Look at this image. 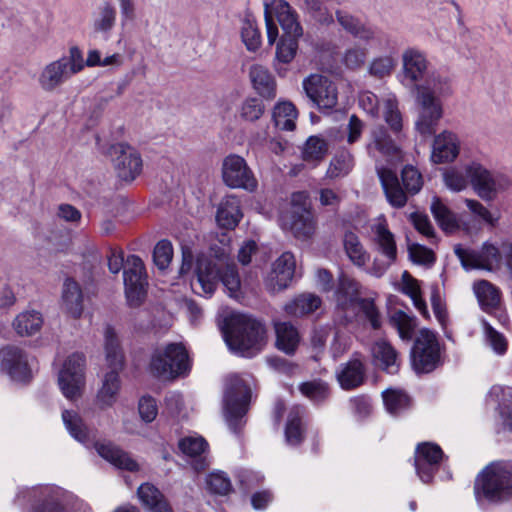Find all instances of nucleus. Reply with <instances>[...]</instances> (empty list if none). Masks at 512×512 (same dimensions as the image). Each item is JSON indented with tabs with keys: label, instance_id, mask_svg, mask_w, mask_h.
<instances>
[{
	"label": "nucleus",
	"instance_id": "1",
	"mask_svg": "<svg viewBox=\"0 0 512 512\" xmlns=\"http://www.w3.org/2000/svg\"><path fill=\"white\" fill-rule=\"evenodd\" d=\"M452 94L450 79L443 74L431 75L416 92L417 118L416 131L423 137L435 134L444 115L441 98Z\"/></svg>",
	"mask_w": 512,
	"mask_h": 512
},
{
	"label": "nucleus",
	"instance_id": "4",
	"mask_svg": "<svg viewBox=\"0 0 512 512\" xmlns=\"http://www.w3.org/2000/svg\"><path fill=\"white\" fill-rule=\"evenodd\" d=\"M195 274V280L191 285L196 293L209 297L214 293L218 282L221 281L230 297L236 299L240 297L241 282L234 264L223 266L222 263H216L207 257H199Z\"/></svg>",
	"mask_w": 512,
	"mask_h": 512
},
{
	"label": "nucleus",
	"instance_id": "10",
	"mask_svg": "<svg viewBox=\"0 0 512 512\" xmlns=\"http://www.w3.org/2000/svg\"><path fill=\"white\" fill-rule=\"evenodd\" d=\"M273 17H276L284 35H294L296 37L303 35L298 14L290 4L285 0H271L270 3L265 4V23L269 45H273L278 37V28Z\"/></svg>",
	"mask_w": 512,
	"mask_h": 512
},
{
	"label": "nucleus",
	"instance_id": "55",
	"mask_svg": "<svg viewBox=\"0 0 512 512\" xmlns=\"http://www.w3.org/2000/svg\"><path fill=\"white\" fill-rule=\"evenodd\" d=\"M294 35H283L276 47V58L282 63H290L298 49V39Z\"/></svg>",
	"mask_w": 512,
	"mask_h": 512
},
{
	"label": "nucleus",
	"instance_id": "12",
	"mask_svg": "<svg viewBox=\"0 0 512 512\" xmlns=\"http://www.w3.org/2000/svg\"><path fill=\"white\" fill-rule=\"evenodd\" d=\"M441 363V349L437 335L422 329L411 349V364L417 374L430 373Z\"/></svg>",
	"mask_w": 512,
	"mask_h": 512
},
{
	"label": "nucleus",
	"instance_id": "38",
	"mask_svg": "<svg viewBox=\"0 0 512 512\" xmlns=\"http://www.w3.org/2000/svg\"><path fill=\"white\" fill-rule=\"evenodd\" d=\"M304 408L301 406H293L288 414L285 425V440L290 446L299 445L305 434V427L302 421Z\"/></svg>",
	"mask_w": 512,
	"mask_h": 512
},
{
	"label": "nucleus",
	"instance_id": "49",
	"mask_svg": "<svg viewBox=\"0 0 512 512\" xmlns=\"http://www.w3.org/2000/svg\"><path fill=\"white\" fill-rule=\"evenodd\" d=\"M354 166V159L348 150L338 152L331 160L326 176L331 179L348 175Z\"/></svg>",
	"mask_w": 512,
	"mask_h": 512
},
{
	"label": "nucleus",
	"instance_id": "50",
	"mask_svg": "<svg viewBox=\"0 0 512 512\" xmlns=\"http://www.w3.org/2000/svg\"><path fill=\"white\" fill-rule=\"evenodd\" d=\"M116 23V9L110 2H104L98 8L95 15L94 30L101 33H109Z\"/></svg>",
	"mask_w": 512,
	"mask_h": 512
},
{
	"label": "nucleus",
	"instance_id": "32",
	"mask_svg": "<svg viewBox=\"0 0 512 512\" xmlns=\"http://www.w3.org/2000/svg\"><path fill=\"white\" fill-rule=\"evenodd\" d=\"M431 212L438 225L446 233L457 231L461 225L467 233H471V228L460 220L448 207L437 197L433 198L431 203Z\"/></svg>",
	"mask_w": 512,
	"mask_h": 512
},
{
	"label": "nucleus",
	"instance_id": "23",
	"mask_svg": "<svg viewBox=\"0 0 512 512\" xmlns=\"http://www.w3.org/2000/svg\"><path fill=\"white\" fill-rule=\"evenodd\" d=\"M1 370L14 382L24 383L31 378L26 353L19 347L8 345L0 350Z\"/></svg>",
	"mask_w": 512,
	"mask_h": 512
},
{
	"label": "nucleus",
	"instance_id": "62",
	"mask_svg": "<svg viewBox=\"0 0 512 512\" xmlns=\"http://www.w3.org/2000/svg\"><path fill=\"white\" fill-rule=\"evenodd\" d=\"M409 259L418 265L431 266L435 262V255L432 250L418 243L408 246Z\"/></svg>",
	"mask_w": 512,
	"mask_h": 512
},
{
	"label": "nucleus",
	"instance_id": "31",
	"mask_svg": "<svg viewBox=\"0 0 512 512\" xmlns=\"http://www.w3.org/2000/svg\"><path fill=\"white\" fill-rule=\"evenodd\" d=\"M377 251L390 260H397V245L394 234L389 230L386 219L379 217L371 226Z\"/></svg>",
	"mask_w": 512,
	"mask_h": 512
},
{
	"label": "nucleus",
	"instance_id": "54",
	"mask_svg": "<svg viewBox=\"0 0 512 512\" xmlns=\"http://www.w3.org/2000/svg\"><path fill=\"white\" fill-rule=\"evenodd\" d=\"M368 56V49L360 45H352L345 49L341 57V63L350 70L361 68Z\"/></svg>",
	"mask_w": 512,
	"mask_h": 512
},
{
	"label": "nucleus",
	"instance_id": "22",
	"mask_svg": "<svg viewBox=\"0 0 512 512\" xmlns=\"http://www.w3.org/2000/svg\"><path fill=\"white\" fill-rule=\"evenodd\" d=\"M444 453L440 446L430 442L417 445L415 450V470L423 483H430L434 473L440 468Z\"/></svg>",
	"mask_w": 512,
	"mask_h": 512
},
{
	"label": "nucleus",
	"instance_id": "16",
	"mask_svg": "<svg viewBox=\"0 0 512 512\" xmlns=\"http://www.w3.org/2000/svg\"><path fill=\"white\" fill-rule=\"evenodd\" d=\"M85 357L82 353H73L64 362L58 375V385L62 394L69 400L81 396L85 385Z\"/></svg>",
	"mask_w": 512,
	"mask_h": 512
},
{
	"label": "nucleus",
	"instance_id": "30",
	"mask_svg": "<svg viewBox=\"0 0 512 512\" xmlns=\"http://www.w3.org/2000/svg\"><path fill=\"white\" fill-rule=\"evenodd\" d=\"M72 76L68 67H66L65 60L57 59L43 67L39 74L38 83L44 91L51 92L68 81Z\"/></svg>",
	"mask_w": 512,
	"mask_h": 512
},
{
	"label": "nucleus",
	"instance_id": "5",
	"mask_svg": "<svg viewBox=\"0 0 512 512\" xmlns=\"http://www.w3.org/2000/svg\"><path fill=\"white\" fill-rule=\"evenodd\" d=\"M251 401V376L230 375L223 397V415L231 432L238 434L246 424Z\"/></svg>",
	"mask_w": 512,
	"mask_h": 512
},
{
	"label": "nucleus",
	"instance_id": "34",
	"mask_svg": "<svg viewBox=\"0 0 512 512\" xmlns=\"http://www.w3.org/2000/svg\"><path fill=\"white\" fill-rule=\"evenodd\" d=\"M242 218L240 201L236 196H226L220 203L216 221L218 225L225 229L235 228Z\"/></svg>",
	"mask_w": 512,
	"mask_h": 512
},
{
	"label": "nucleus",
	"instance_id": "52",
	"mask_svg": "<svg viewBox=\"0 0 512 512\" xmlns=\"http://www.w3.org/2000/svg\"><path fill=\"white\" fill-rule=\"evenodd\" d=\"M391 325L398 331L399 337L402 340L409 341L416 327L415 318L409 316L405 312L398 310L395 311L390 317Z\"/></svg>",
	"mask_w": 512,
	"mask_h": 512
},
{
	"label": "nucleus",
	"instance_id": "33",
	"mask_svg": "<svg viewBox=\"0 0 512 512\" xmlns=\"http://www.w3.org/2000/svg\"><path fill=\"white\" fill-rule=\"evenodd\" d=\"M137 495L149 512H174L165 496L150 483L142 484L138 488Z\"/></svg>",
	"mask_w": 512,
	"mask_h": 512
},
{
	"label": "nucleus",
	"instance_id": "64",
	"mask_svg": "<svg viewBox=\"0 0 512 512\" xmlns=\"http://www.w3.org/2000/svg\"><path fill=\"white\" fill-rule=\"evenodd\" d=\"M264 110V105L260 99L248 98L241 104L240 116L245 121L254 122L263 115Z\"/></svg>",
	"mask_w": 512,
	"mask_h": 512
},
{
	"label": "nucleus",
	"instance_id": "13",
	"mask_svg": "<svg viewBox=\"0 0 512 512\" xmlns=\"http://www.w3.org/2000/svg\"><path fill=\"white\" fill-rule=\"evenodd\" d=\"M16 500L35 501L32 512H67L69 495L60 487L38 486L19 489Z\"/></svg>",
	"mask_w": 512,
	"mask_h": 512
},
{
	"label": "nucleus",
	"instance_id": "46",
	"mask_svg": "<svg viewBox=\"0 0 512 512\" xmlns=\"http://www.w3.org/2000/svg\"><path fill=\"white\" fill-rule=\"evenodd\" d=\"M43 318L40 312L31 310L17 315L13 322L15 331L21 336L32 335L40 330Z\"/></svg>",
	"mask_w": 512,
	"mask_h": 512
},
{
	"label": "nucleus",
	"instance_id": "42",
	"mask_svg": "<svg viewBox=\"0 0 512 512\" xmlns=\"http://www.w3.org/2000/svg\"><path fill=\"white\" fill-rule=\"evenodd\" d=\"M276 346L284 353L291 355L295 352L300 342L297 329L289 322L275 324Z\"/></svg>",
	"mask_w": 512,
	"mask_h": 512
},
{
	"label": "nucleus",
	"instance_id": "26",
	"mask_svg": "<svg viewBox=\"0 0 512 512\" xmlns=\"http://www.w3.org/2000/svg\"><path fill=\"white\" fill-rule=\"evenodd\" d=\"M178 447L189 458L195 471H203L209 466L207 459L208 443L203 437L197 435L183 437L179 440Z\"/></svg>",
	"mask_w": 512,
	"mask_h": 512
},
{
	"label": "nucleus",
	"instance_id": "53",
	"mask_svg": "<svg viewBox=\"0 0 512 512\" xmlns=\"http://www.w3.org/2000/svg\"><path fill=\"white\" fill-rule=\"evenodd\" d=\"M328 152L327 142L319 136H310L303 149V159L308 162H318Z\"/></svg>",
	"mask_w": 512,
	"mask_h": 512
},
{
	"label": "nucleus",
	"instance_id": "39",
	"mask_svg": "<svg viewBox=\"0 0 512 512\" xmlns=\"http://www.w3.org/2000/svg\"><path fill=\"white\" fill-rule=\"evenodd\" d=\"M372 354L376 364L386 372L394 374L398 371V353L387 341H377L372 348Z\"/></svg>",
	"mask_w": 512,
	"mask_h": 512
},
{
	"label": "nucleus",
	"instance_id": "20",
	"mask_svg": "<svg viewBox=\"0 0 512 512\" xmlns=\"http://www.w3.org/2000/svg\"><path fill=\"white\" fill-rule=\"evenodd\" d=\"M107 154L111 157L117 174L122 180L132 181L141 173V156L131 146L116 143L110 146Z\"/></svg>",
	"mask_w": 512,
	"mask_h": 512
},
{
	"label": "nucleus",
	"instance_id": "19",
	"mask_svg": "<svg viewBox=\"0 0 512 512\" xmlns=\"http://www.w3.org/2000/svg\"><path fill=\"white\" fill-rule=\"evenodd\" d=\"M222 178L230 188H241L254 191L257 188V180L248 167L245 159L239 155H228L222 164Z\"/></svg>",
	"mask_w": 512,
	"mask_h": 512
},
{
	"label": "nucleus",
	"instance_id": "2",
	"mask_svg": "<svg viewBox=\"0 0 512 512\" xmlns=\"http://www.w3.org/2000/svg\"><path fill=\"white\" fill-rule=\"evenodd\" d=\"M222 334L228 348L243 357H253L265 344L263 324L241 313H231L224 320Z\"/></svg>",
	"mask_w": 512,
	"mask_h": 512
},
{
	"label": "nucleus",
	"instance_id": "29",
	"mask_svg": "<svg viewBox=\"0 0 512 512\" xmlns=\"http://www.w3.org/2000/svg\"><path fill=\"white\" fill-rule=\"evenodd\" d=\"M370 157L378 161L380 157H399V149L390 138L383 126L375 127L370 134V141L366 145Z\"/></svg>",
	"mask_w": 512,
	"mask_h": 512
},
{
	"label": "nucleus",
	"instance_id": "27",
	"mask_svg": "<svg viewBox=\"0 0 512 512\" xmlns=\"http://www.w3.org/2000/svg\"><path fill=\"white\" fill-rule=\"evenodd\" d=\"M280 225L284 231H289L300 239L309 238L315 228L313 216L307 208L292 210L289 215H283Z\"/></svg>",
	"mask_w": 512,
	"mask_h": 512
},
{
	"label": "nucleus",
	"instance_id": "51",
	"mask_svg": "<svg viewBox=\"0 0 512 512\" xmlns=\"http://www.w3.org/2000/svg\"><path fill=\"white\" fill-rule=\"evenodd\" d=\"M205 483L208 491L216 495H228L233 489L228 475L220 470L209 473L206 476Z\"/></svg>",
	"mask_w": 512,
	"mask_h": 512
},
{
	"label": "nucleus",
	"instance_id": "25",
	"mask_svg": "<svg viewBox=\"0 0 512 512\" xmlns=\"http://www.w3.org/2000/svg\"><path fill=\"white\" fill-rule=\"evenodd\" d=\"M460 152V140L458 136L444 130L434 137L431 160L435 164L453 162Z\"/></svg>",
	"mask_w": 512,
	"mask_h": 512
},
{
	"label": "nucleus",
	"instance_id": "36",
	"mask_svg": "<svg viewBox=\"0 0 512 512\" xmlns=\"http://www.w3.org/2000/svg\"><path fill=\"white\" fill-rule=\"evenodd\" d=\"M62 304L68 314L80 317L83 311V295L79 284L73 279H66L63 284Z\"/></svg>",
	"mask_w": 512,
	"mask_h": 512
},
{
	"label": "nucleus",
	"instance_id": "21",
	"mask_svg": "<svg viewBox=\"0 0 512 512\" xmlns=\"http://www.w3.org/2000/svg\"><path fill=\"white\" fill-rule=\"evenodd\" d=\"M303 89L319 109L331 110L337 105L336 85L325 76L318 74L308 76L303 80Z\"/></svg>",
	"mask_w": 512,
	"mask_h": 512
},
{
	"label": "nucleus",
	"instance_id": "15",
	"mask_svg": "<svg viewBox=\"0 0 512 512\" xmlns=\"http://www.w3.org/2000/svg\"><path fill=\"white\" fill-rule=\"evenodd\" d=\"M433 74H440L429 70V62L424 52L416 48H408L402 54V69L399 75L400 82L408 88H418Z\"/></svg>",
	"mask_w": 512,
	"mask_h": 512
},
{
	"label": "nucleus",
	"instance_id": "9",
	"mask_svg": "<svg viewBox=\"0 0 512 512\" xmlns=\"http://www.w3.org/2000/svg\"><path fill=\"white\" fill-rule=\"evenodd\" d=\"M150 368L159 378L174 379L189 370L188 353L181 343H170L154 351Z\"/></svg>",
	"mask_w": 512,
	"mask_h": 512
},
{
	"label": "nucleus",
	"instance_id": "56",
	"mask_svg": "<svg viewBox=\"0 0 512 512\" xmlns=\"http://www.w3.org/2000/svg\"><path fill=\"white\" fill-rule=\"evenodd\" d=\"M301 393L314 403L325 401L329 395V387L323 381H310L300 385Z\"/></svg>",
	"mask_w": 512,
	"mask_h": 512
},
{
	"label": "nucleus",
	"instance_id": "6",
	"mask_svg": "<svg viewBox=\"0 0 512 512\" xmlns=\"http://www.w3.org/2000/svg\"><path fill=\"white\" fill-rule=\"evenodd\" d=\"M475 498L501 503L512 497V462H498L486 466L477 476L474 485Z\"/></svg>",
	"mask_w": 512,
	"mask_h": 512
},
{
	"label": "nucleus",
	"instance_id": "28",
	"mask_svg": "<svg viewBox=\"0 0 512 512\" xmlns=\"http://www.w3.org/2000/svg\"><path fill=\"white\" fill-rule=\"evenodd\" d=\"M376 170L388 203L394 208L404 207L408 198L400 186L396 173L379 165H376Z\"/></svg>",
	"mask_w": 512,
	"mask_h": 512
},
{
	"label": "nucleus",
	"instance_id": "7",
	"mask_svg": "<svg viewBox=\"0 0 512 512\" xmlns=\"http://www.w3.org/2000/svg\"><path fill=\"white\" fill-rule=\"evenodd\" d=\"M104 349L106 366L109 369L105 373L97 399L101 407H111L115 402L121 387L119 372L124 366V354L118 337L111 327L105 329Z\"/></svg>",
	"mask_w": 512,
	"mask_h": 512
},
{
	"label": "nucleus",
	"instance_id": "45",
	"mask_svg": "<svg viewBox=\"0 0 512 512\" xmlns=\"http://www.w3.org/2000/svg\"><path fill=\"white\" fill-rule=\"evenodd\" d=\"M474 292L481 308L489 312L496 308L501 301V292L492 283L482 280L474 284Z\"/></svg>",
	"mask_w": 512,
	"mask_h": 512
},
{
	"label": "nucleus",
	"instance_id": "41",
	"mask_svg": "<svg viewBox=\"0 0 512 512\" xmlns=\"http://www.w3.org/2000/svg\"><path fill=\"white\" fill-rule=\"evenodd\" d=\"M337 379L342 389L351 390L360 386L364 381V367L360 360L352 359L337 373Z\"/></svg>",
	"mask_w": 512,
	"mask_h": 512
},
{
	"label": "nucleus",
	"instance_id": "44",
	"mask_svg": "<svg viewBox=\"0 0 512 512\" xmlns=\"http://www.w3.org/2000/svg\"><path fill=\"white\" fill-rule=\"evenodd\" d=\"M401 291L410 297L421 315L429 317L427 305L422 298L420 283L407 271H404L401 276Z\"/></svg>",
	"mask_w": 512,
	"mask_h": 512
},
{
	"label": "nucleus",
	"instance_id": "61",
	"mask_svg": "<svg viewBox=\"0 0 512 512\" xmlns=\"http://www.w3.org/2000/svg\"><path fill=\"white\" fill-rule=\"evenodd\" d=\"M396 66V59L393 55H385L374 58L369 66L371 75L382 78L391 74Z\"/></svg>",
	"mask_w": 512,
	"mask_h": 512
},
{
	"label": "nucleus",
	"instance_id": "18",
	"mask_svg": "<svg viewBox=\"0 0 512 512\" xmlns=\"http://www.w3.org/2000/svg\"><path fill=\"white\" fill-rule=\"evenodd\" d=\"M123 281L127 302L131 307L139 306L146 296L147 279L142 259L130 255L126 259Z\"/></svg>",
	"mask_w": 512,
	"mask_h": 512
},
{
	"label": "nucleus",
	"instance_id": "11",
	"mask_svg": "<svg viewBox=\"0 0 512 512\" xmlns=\"http://www.w3.org/2000/svg\"><path fill=\"white\" fill-rule=\"evenodd\" d=\"M359 106L373 118L382 116L392 131L399 132L402 129L403 119L395 94L388 92L378 97L370 91H365L359 95Z\"/></svg>",
	"mask_w": 512,
	"mask_h": 512
},
{
	"label": "nucleus",
	"instance_id": "47",
	"mask_svg": "<svg viewBox=\"0 0 512 512\" xmlns=\"http://www.w3.org/2000/svg\"><path fill=\"white\" fill-rule=\"evenodd\" d=\"M384 405L389 414L397 416L410 406L409 396L402 390L387 389L382 393Z\"/></svg>",
	"mask_w": 512,
	"mask_h": 512
},
{
	"label": "nucleus",
	"instance_id": "63",
	"mask_svg": "<svg viewBox=\"0 0 512 512\" xmlns=\"http://www.w3.org/2000/svg\"><path fill=\"white\" fill-rule=\"evenodd\" d=\"M173 257V247L170 241H159L153 251V260L155 265L164 270L168 267Z\"/></svg>",
	"mask_w": 512,
	"mask_h": 512
},
{
	"label": "nucleus",
	"instance_id": "37",
	"mask_svg": "<svg viewBox=\"0 0 512 512\" xmlns=\"http://www.w3.org/2000/svg\"><path fill=\"white\" fill-rule=\"evenodd\" d=\"M343 249L350 262L358 268H364L370 259V254L354 232L348 231L343 236Z\"/></svg>",
	"mask_w": 512,
	"mask_h": 512
},
{
	"label": "nucleus",
	"instance_id": "59",
	"mask_svg": "<svg viewBox=\"0 0 512 512\" xmlns=\"http://www.w3.org/2000/svg\"><path fill=\"white\" fill-rule=\"evenodd\" d=\"M401 178L406 192L410 194L418 193L423 186L422 175L411 165H407L403 168Z\"/></svg>",
	"mask_w": 512,
	"mask_h": 512
},
{
	"label": "nucleus",
	"instance_id": "14",
	"mask_svg": "<svg viewBox=\"0 0 512 512\" xmlns=\"http://www.w3.org/2000/svg\"><path fill=\"white\" fill-rule=\"evenodd\" d=\"M466 171L474 191L485 201L495 199L499 192L508 189L511 185L507 175L491 172L479 163L468 165Z\"/></svg>",
	"mask_w": 512,
	"mask_h": 512
},
{
	"label": "nucleus",
	"instance_id": "48",
	"mask_svg": "<svg viewBox=\"0 0 512 512\" xmlns=\"http://www.w3.org/2000/svg\"><path fill=\"white\" fill-rule=\"evenodd\" d=\"M306 9L312 17L323 25H329L333 22L332 8L337 4V0H304Z\"/></svg>",
	"mask_w": 512,
	"mask_h": 512
},
{
	"label": "nucleus",
	"instance_id": "24",
	"mask_svg": "<svg viewBox=\"0 0 512 512\" xmlns=\"http://www.w3.org/2000/svg\"><path fill=\"white\" fill-rule=\"evenodd\" d=\"M296 261L290 252H284L273 263L272 271L267 277L266 286L272 291H281L287 288L295 273Z\"/></svg>",
	"mask_w": 512,
	"mask_h": 512
},
{
	"label": "nucleus",
	"instance_id": "43",
	"mask_svg": "<svg viewBox=\"0 0 512 512\" xmlns=\"http://www.w3.org/2000/svg\"><path fill=\"white\" fill-rule=\"evenodd\" d=\"M275 126L283 131H293L296 127L298 112L293 103L289 101L278 102L273 109Z\"/></svg>",
	"mask_w": 512,
	"mask_h": 512
},
{
	"label": "nucleus",
	"instance_id": "35",
	"mask_svg": "<svg viewBox=\"0 0 512 512\" xmlns=\"http://www.w3.org/2000/svg\"><path fill=\"white\" fill-rule=\"evenodd\" d=\"M249 76L254 89L264 98L273 99L276 96V83L269 70L259 64L252 65Z\"/></svg>",
	"mask_w": 512,
	"mask_h": 512
},
{
	"label": "nucleus",
	"instance_id": "40",
	"mask_svg": "<svg viewBox=\"0 0 512 512\" xmlns=\"http://www.w3.org/2000/svg\"><path fill=\"white\" fill-rule=\"evenodd\" d=\"M321 298L312 293H303L288 302L284 309L291 317H302L313 313L321 306Z\"/></svg>",
	"mask_w": 512,
	"mask_h": 512
},
{
	"label": "nucleus",
	"instance_id": "57",
	"mask_svg": "<svg viewBox=\"0 0 512 512\" xmlns=\"http://www.w3.org/2000/svg\"><path fill=\"white\" fill-rule=\"evenodd\" d=\"M241 37L249 51H256L261 45V35L253 20L245 19L242 22Z\"/></svg>",
	"mask_w": 512,
	"mask_h": 512
},
{
	"label": "nucleus",
	"instance_id": "17",
	"mask_svg": "<svg viewBox=\"0 0 512 512\" xmlns=\"http://www.w3.org/2000/svg\"><path fill=\"white\" fill-rule=\"evenodd\" d=\"M454 251L466 270L483 269L496 271L501 266V252L496 245L490 242H485L480 250L468 249L457 245Z\"/></svg>",
	"mask_w": 512,
	"mask_h": 512
},
{
	"label": "nucleus",
	"instance_id": "8",
	"mask_svg": "<svg viewBox=\"0 0 512 512\" xmlns=\"http://www.w3.org/2000/svg\"><path fill=\"white\" fill-rule=\"evenodd\" d=\"M337 307L346 312L355 313L356 308H360L366 318L369 320L373 329H379L381 326L379 312L373 301L360 299L359 283L347 275L341 274L338 279V285L335 292Z\"/></svg>",
	"mask_w": 512,
	"mask_h": 512
},
{
	"label": "nucleus",
	"instance_id": "3",
	"mask_svg": "<svg viewBox=\"0 0 512 512\" xmlns=\"http://www.w3.org/2000/svg\"><path fill=\"white\" fill-rule=\"evenodd\" d=\"M62 421L69 435L86 447L94 444L97 453L118 469L136 471L137 462L128 453L121 450L111 442H95L92 431L84 423L82 417L75 410L62 411Z\"/></svg>",
	"mask_w": 512,
	"mask_h": 512
},
{
	"label": "nucleus",
	"instance_id": "60",
	"mask_svg": "<svg viewBox=\"0 0 512 512\" xmlns=\"http://www.w3.org/2000/svg\"><path fill=\"white\" fill-rule=\"evenodd\" d=\"M485 339L493 351L499 355H502L507 350L506 338L496 331L486 320L482 321Z\"/></svg>",
	"mask_w": 512,
	"mask_h": 512
},
{
	"label": "nucleus",
	"instance_id": "58",
	"mask_svg": "<svg viewBox=\"0 0 512 512\" xmlns=\"http://www.w3.org/2000/svg\"><path fill=\"white\" fill-rule=\"evenodd\" d=\"M469 176L467 175V171L465 172L456 169V168H450L444 171L443 173V180L445 183V186L454 192H460L464 190L468 185V179Z\"/></svg>",
	"mask_w": 512,
	"mask_h": 512
}]
</instances>
